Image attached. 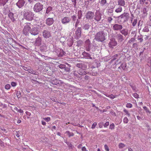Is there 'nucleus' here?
<instances>
[{"label": "nucleus", "instance_id": "obj_1", "mask_svg": "<svg viewBox=\"0 0 151 151\" xmlns=\"http://www.w3.org/2000/svg\"><path fill=\"white\" fill-rule=\"evenodd\" d=\"M106 35V33L103 31H99L96 34L95 39L98 42H102L106 40L105 36Z\"/></svg>", "mask_w": 151, "mask_h": 151}, {"label": "nucleus", "instance_id": "obj_2", "mask_svg": "<svg viewBox=\"0 0 151 151\" xmlns=\"http://www.w3.org/2000/svg\"><path fill=\"white\" fill-rule=\"evenodd\" d=\"M86 50L88 51H89L91 50L92 51L95 50L94 45L91 44V42L89 39L87 40L85 42V46Z\"/></svg>", "mask_w": 151, "mask_h": 151}, {"label": "nucleus", "instance_id": "obj_3", "mask_svg": "<svg viewBox=\"0 0 151 151\" xmlns=\"http://www.w3.org/2000/svg\"><path fill=\"white\" fill-rule=\"evenodd\" d=\"M34 14L30 11L25 12L24 14V17L25 19L28 21H31L33 18Z\"/></svg>", "mask_w": 151, "mask_h": 151}, {"label": "nucleus", "instance_id": "obj_4", "mask_svg": "<svg viewBox=\"0 0 151 151\" xmlns=\"http://www.w3.org/2000/svg\"><path fill=\"white\" fill-rule=\"evenodd\" d=\"M43 5L40 2L36 3L34 5L33 10L36 12H38L43 9Z\"/></svg>", "mask_w": 151, "mask_h": 151}, {"label": "nucleus", "instance_id": "obj_5", "mask_svg": "<svg viewBox=\"0 0 151 151\" xmlns=\"http://www.w3.org/2000/svg\"><path fill=\"white\" fill-rule=\"evenodd\" d=\"M39 29L37 27H33L30 30V33L33 35H38L39 32Z\"/></svg>", "mask_w": 151, "mask_h": 151}, {"label": "nucleus", "instance_id": "obj_6", "mask_svg": "<svg viewBox=\"0 0 151 151\" xmlns=\"http://www.w3.org/2000/svg\"><path fill=\"white\" fill-rule=\"evenodd\" d=\"M54 51L55 52L57 55L59 57H62L64 55V52L63 50L60 48H55Z\"/></svg>", "mask_w": 151, "mask_h": 151}, {"label": "nucleus", "instance_id": "obj_7", "mask_svg": "<svg viewBox=\"0 0 151 151\" xmlns=\"http://www.w3.org/2000/svg\"><path fill=\"white\" fill-rule=\"evenodd\" d=\"M30 29L31 27L29 25L27 24L24 27L23 30V33L25 35H28L29 34V32L30 33Z\"/></svg>", "mask_w": 151, "mask_h": 151}, {"label": "nucleus", "instance_id": "obj_8", "mask_svg": "<svg viewBox=\"0 0 151 151\" xmlns=\"http://www.w3.org/2000/svg\"><path fill=\"white\" fill-rule=\"evenodd\" d=\"M117 44V42L115 39L112 38L110 39V41L109 43V47L111 48H113Z\"/></svg>", "mask_w": 151, "mask_h": 151}, {"label": "nucleus", "instance_id": "obj_9", "mask_svg": "<svg viewBox=\"0 0 151 151\" xmlns=\"http://www.w3.org/2000/svg\"><path fill=\"white\" fill-rule=\"evenodd\" d=\"M94 17V13L90 11L88 12L85 16L86 19L88 20L92 19Z\"/></svg>", "mask_w": 151, "mask_h": 151}, {"label": "nucleus", "instance_id": "obj_10", "mask_svg": "<svg viewBox=\"0 0 151 151\" xmlns=\"http://www.w3.org/2000/svg\"><path fill=\"white\" fill-rule=\"evenodd\" d=\"M81 28L78 27L76 31L75 38L77 39L80 38L81 35Z\"/></svg>", "mask_w": 151, "mask_h": 151}, {"label": "nucleus", "instance_id": "obj_11", "mask_svg": "<svg viewBox=\"0 0 151 151\" xmlns=\"http://www.w3.org/2000/svg\"><path fill=\"white\" fill-rule=\"evenodd\" d=\"M123 28L122 25L118 24H115L113 26V29L114 31L121 30Z\"/></svg>", "mask_w": 151, "mask_h": 151}, {"label": "nucleus", "instance_id": "obj_12", "mask_svg": "<svg viewBox=\"0 0 151 151\" xmlns=\"http://www.w3.org/2000/svg\"><path fill=\"white\" fill-rule=\"evenodd\" d=\"M26 3L25 0H19L16 3L17 6L19 8L23 6Z\"/></svg>", "mask_w": 151, "mask_h": 151}, {"label": "nucleus", "instance_id": "obj_13", "mask_svg": "<svg viewBox=\"0 0 151 151\" xmlns=\"http://www.w3.org/2000/svg\"><path fill=\"white\" fill-rule=\"evenodd\" d=\"M129 14L127 13H124L121 15L119 17L121 19H124V20H127L129 18Z\"/></svg>", "mask_w": 151, "mask_h": 151}, {"label": "nucleus", "instance_id": "obj_14", "mask_svg": "<svg viewBox=\"0 0 151 151\" xmlns=\"http://www.w3.org/2000/svg\"><path fill=\"white\" fill-rule=\"evenodd\" d=\"M46 21V24L49 26L52 25L54 22V20L52 18H47Z\"/></svg>", "mask_w": 151, "mask_h": 151}, {"label": "nucleus", "instance_id": "obj_15", "mask_svg": "<svg viewBox=\"0 0 151 151\" xmlns=\"http://www.w3.org/2000/svg\"><path fill=\"white\" fill-rule=\"evenodd\" d=\"M101 18V14L100 12H97L96 13L94 19L97 22L99 21Z\"/></svg>", "mask_w": 151, "mask_h": 151}, {"label": "nucleus", "instance_id": "obj_16", "mask_svg": "<svg viewBox=\"0 0 151 151\" xmlns=\"http://www.w3.org/2000/svg\"><path fill=\"white\" fill-rule=\"evenodd\" d=\"M70 21V19L68 17H65L61 20L62 23L63 24H66Z\"/></svg>", "mask_w": 151, "mask_h": 151}, {"label": "nucleus", "instance_id": "obj_17", "mask_svg": "<svg viewBox=\"0 0 151 151\" xmlns=\"http://www.w3.org/2000/svg\"><path fill=\"white\" fill-rule=\"evenodd\" d=\"M43 35L45 38H48L50 36V33L49 31L47 30H44L43 32Z\"/></svg>", "mask_w": 151, "mask_h": 151}, {"label": "nucleus", "instance_id": "obj_18", "mask_svg": "<svg viewBox=\"0 0 151 151\" xmlns=\"http://www.w3.org/2000/svg\"><path fill=\"white\" fill-rule=\"evenodd\" d=\"M78 72L80 75H85L87 73L85 70L83 69V68L78 69Z\"/></svg>", "mask_w": 151, "mask_h": 151}, {"label": "nucleus", "instance_id": "obj_19", "mask_svg": "<svg viewBox=\"0 0 151 151\" xmlns=\"http://www.w3.org/2000/svg\"><path fill=\"white\" fill-rule=\"evenodd\" d=\"M41 38L40 37H38L36 39L35 42V45L36 46H40L41 45Z\"/></svg>", "mask_w": 151, "mask_h": 151}, {"label": "nucleus", "instance_id": "obj_20", "mask_svg": "<svg viewBox=\"0 0 151 151\" xmlns=\"http://www.w3.org/2000/svg\"><path fill=\"white\" fill-rule=\"evenodd\" d=\"M8 15L9 18L12 22H14L15 21V19L14 17V14L12 12H10V10H9Z\"/></svg>", "mask_w": 151, "mask_h": 151}, {"label": "nucleus", "instance_id": "obj_21", "mask_svg": "<svg viewBox=\"0 0 151 151\" xmlns=\"http://www.w3.org/2000/svg\"><path fill=\"white\" fill-rule=\"evenodd\" d=\"M150 1V0H139V3L142 5H147L149 4V1Z\"/></svg>", "mask_w": 151, "mask_h": 151}, {"label": "nucleus", "instance_id": "obj_22", "mask_svg": "<svg viewBox=\"0 0 151 151\" xmlns=\"http://www.w3.org/2000/svg\"><path fill=\"white\" fill-rule=\"evenodd\" d=\"M82 55L86 58L88 59H92V57H91L90 55L88 53L85 52H84L82 53Z\"/></svg>", "mask_w": 151, "mask_h": 151}, {"label": "nucleus", "instance_id": "obj_23", "mask_svg": "<svg viewBox=\"0 0 151 151\" xmlns=\"http://www.w3.org/2000/svg\"><path fill=\"white\" fill-rule=\"evenodd\" d=\"M116 37L117 40L119 42H122L124 40L123 36L120 34H117L116 35Z\"/></svg>", "mask_w": 151, "mask_h": 151}, {"label": "nucleus", "instance_id": "obj_24", "mask_svg": "<svg viewBox=\"0 0 151 151\" xmlns=\"http://www.w3.org/2000/svg\"><path fill=\"white\" fill-rule=\"evenodd\" d=\"M147 11L148 10L147 8L144 7L143 8L142 11L143 13V15L142 17H145L147 16Z\"/></svg>", "mask_w": 151, "mask_h": 151}, {"label": "nucleus", "instance_id": "obj_25", "mask_svg": "<svg viewBox=\"0 0 151 151\" xmlns=\"http://www.w3.org/2000/svg\"><path fill=\"white\" fill-rule=\"evenodd\" d=\"M120 32L124 36H126L128 34V31L127 29H124L121 30Z\"/></svg>", "mask_w": 151, "mask_h": 151}, {"label": "nucleus", "instance_id": "obj_26", "mask_svg": "<svg viewBox=\"0 0 151 151\" xmlns=\"http://www.w3.org/2000/svg\"><path fill=\"white\" fill-rule=\"evenodd\" d=\"M27 71L29 73L34 74L35 75H37L38 74V73L37 72L35 71H34L32 69H29Z\"/></svg>", "mask_w": 151, "mask_h": 151}, {"label": "nucleus", "instance_id": "obj_27", "mask_svg": "<svg viewBox=\"0 0 151 151\" xmlns=\"http://www.w3.org/2000/svg\"><path fill=\"white\" fill-rule=\"evenodd\" d=\"M52 10V8L51 6L48 7L46 9L45 13V15H47V14H48L50 13Z\"/></svg>", "mask_w": 151, "mask_h": 151}, {"label": "nucleus", "instance_id": "obj_28", "mask_svg": "<svg viewBox=\"0 0 151 151\" xmlns=\"http://www.w3.org/2000/svg\"><path fill=\"white\" fill-rule=\"evenodd\" d=\"M118 4L121 6H124L125 4L124 1V0H119Z\"/></svg>", "mask_w": 151, "mask_h": 151}, {"label": "nucleus", "instance_id": "obj_29", "mask_svg": "<svg viewBox=\"0 0 151 151\" xmlns=\"http://www.w3.org/2000/svg\"><path fill=\"white\" fill-rule=\"evenodd\" d=\"M78 73V71L77 72L76 71H74L73 72V75L74 76L75 78H80V76L79 75V74H77Z\"/></svg>", "mask_w": 151, "mask_h": 151}, {"label": "nucleus", "instance_id": "obj_30", "mask_svg": "<svg viewBox=\"0 0 151 151\" xmlns=\"http://www.w3.org/2000/svg\"><path fill=\"white\" fill-rule=\"evenodd\" d=\"M7 1V0H0V5H4Z\"/></svg>", "mask_w": 151, "mask_h": 151}, {"label": "nucleus", "instance_id": "obj_31", "mask_svg": "<svg viewBox=\"0 0 151 151\" xmlns=\"http://www.w3.org/2000/svg\"><path fill=\"white\" fill-rule=\"evenodd\" d=\"M90 27V26L88 24H84L83 27V29L85 30H88Z\"/></svg>", "mask_w": 151, "mask_h": 151}, {"label": "nucleus", "instance_id": "obj_32", "mask_svg": "<svg viewBox=\"0 0 151 151\" xmlns=\"http://www.w3.org/2000/svg\"><path fill=\"white\" fill-rule=\"evenodd\" d=\"M126 65L125 64L122 63L120 66L118 67L119 69H121L122 68L123 70H124L126 67Z\"/></svg>", "mask_w": 151, "mask_h": 151}, {"label": "nucleus", "instance_id": "obj_33", "mask_svg": "<svg viewBox=\"0 0 151 151\" xmlns=\"http://www.w3.org/2000/svg\"><path fill=\"white\" fill-rule=\"evenodd\" d=\"M65 133L67 134L69 137L73 136L74 135V134L72 132H70L69 131H67L65 132Z\"/></svg>", "mask_w": 151, "mask_h": 151}, {"label": "nucleus", "instance_id": "obj_34", "mask_svg": "<svg viewBox=\"0 0 151 151\" xmlns=\"http://www.w3.org/2000/svg\"><path fill=\"white\" fill-rule=\"evenodd\" d=\"M143 32H148L149 31V28L148 26H146L144 27L143 29Z\"/></svg>", "mask_w": 151, "mask_h": 151}, {"label": "nucleus", "instance_id": "obj_35", "mask_svg": "<svg viewBox=\"0 0 151 151\" xmlns=\"http://www.w3.org/2000/svg\"><path fill=\"white\" fill-rule=\"evenodd\" d=\"M122 11V8L121 7H119L118 9H116L115 12L116 13H119L121 12Z\"/></svg>", "mask_w": 151, "mask_h": 151}, {"label": "nucleus", "instance_id": "obj_36", "mask_svg": "<svg viewBox=\"0 0 151 151\" xmlns=\"http://www.w3.org/2000/svg\"><path fill=\"white\" fill-rule=\"evenodd\" d=\"M52 83L53 84L56 85L58 84H59V82L58 80L55 79L52 81Z\"/></svg>", "mask_w": 151, "mask_h": 151}, {"label": "nucleus", "instance_id": "obj_37", "mask_svg": "<svg viewBox=\"0 0 151 151\" xmlns=\"http://www.w3.org/2000/svg\"><path fill=\"white\" fill-rule=\"evenodd\" d=\"M106 3V0H101L100 2V4L101 6H102L105 4Z\"/></svg>", "mask_w": 151, "mask_h": 151}, {"label": "nucleus", "instance_id": "obj_38", "mask_svg": "<svg viewBox=\"0 0 151 151\" xmlns=\"http://www.w3.org/2000/svg\"><path fill=\"white\" fill-rule=\"evenodd\" d=\"M65 142L68 145V147H69V148H72L73 145H72L71 143L70 142Z\"/></svg>", "mask_w": 151, "mask_h": 151}, {"label": "nucleus", "instance_id": "obj_39", "mask_svg": "<svg viewBox=\"0 0 151 151\" xmlns=\"http://www.w3.org/2000/svg\"><path fill=\"white\" fill-rule=\"evenodd\" d=\"M125 145L123 143H120L119 145V148H122L125 147Z\"/></svg>", "mask_w": 151, "mask_h": 151}, {"label": "nucleus", "instance_id": "obj_40", "mask_svg": "<svg viewBox=\"0 0 151 151\" xmlns=\"http://www.w3.org/2000/svg\"><path fill=\"white\" fill-rule=\"evenodd\" d=\"M124 112L127 115L128 117L130 116V114L129 113L128 111L125 109L123 110Z\"/></svg>", "mask_w": 151, "mask_h": 151}, {"label": "nucleus", "instance_id": "obj_41", "mask_svg": "<svg viewBox=\"0 0 151 151\" xmlns=\"http://www.w3.org/2000/svg\"><path fill=\"white\" fill-rule=\"evenodd\" d=\"M76 66L78 68V69H80V68H81L83 67V65L81 64H77L76 65Z\"/></svg>", "mask_w": 151, "mask_h": 151}, {"label": "nucleus", "instance_id": "obj_42", "mask_svg": "<svg viewBox=\"0 0 151 151\" xmlns=\"http://www.w3.org/2000/svg\"><path fill=\"white\" fill-rule=\"evenodd\" d=\"M115 125L114 123L111 124L109 126V129L111 130L114 129Z\"/></svg>", "mask_w": 151, "mask_h": 151}, {"label": "nucleus", "instance_id": "obj_43", "mask_svg": "<svg viewBox=\"0 0 151 151\" xmlns=\"http://www.w3.org/2000/svg\"><path fill=\"white\" fill-rule=\"evenodd\" d=\"M137 22V19H134L133 22L132 21V22H131V23L132 24V26H135L136 25Z\"/></svg>", "mask_w": 151, "mask_h": 151}, {"label": "nucleus", "instance_id": "obj_44", "mask_svg": "<svg viewBox=\"0 0 151 151\" xmlns=\"http://www.w3.org/2000/svg\"><path fill=\"white\" fill-rule=\"evenodd\" d=\"M136 99H138L139 98V95L137 93H134L132 95Z\"/></svg>", "mask_w": 151, "mask_h": 151}, {"label": "nucleus", "instance_id": "obj_45", "mask_svg": "<svg viewBox=\"0 0 151 151\" xmlns=\"http://www.w3.org/2000/svg\"><path fill=\"white\" fill-rule=\"evenodd\" d=\"M11 87L10 85L9 84H7L5 86V88L6 90L9 89Z\"/></svg>", "mask_w": 151, "mask_h": 151}, {"label": "nucleus", "instance_id": "obj_46", "mask_svg": "<svg viewBox=\"0 0 151 151\" xmlns=\"http://www.w3.org/2000/svg\"><path fill=\"white\" fill-rule=\"evenodd\" d=\"M129 121L128 119L126 117H125L123 119V122L125 123H127Z\"/></svg>", "mask_w": 151, "mask_h": 151}, {"label": "nucleus", "instance_id": "obj_47", "mask_svg": "<svg viewBox=\"0 0 151 151\" xmlns=\"http://www.w3.org/2000/svg\"><path fill=\"white\" fill-rule=\"evenodd\" d=\"M72 18V21L73 23H74L76 20V17L75 15H73L71 16Z\"/></svg>", "mask_w": 151, "mask_h": 151}, {"label": "nucleus", "instance_id": "obj_48", "mask_svg": "<svg viewBox=\"0 0 151 151\" xmlns=\"http://www.w3.org/2000/svg\"><path fill=\"white\" fill-rule=\"evenodd\" d=\"M132 105L130 103H127L126 105L127 108H131L132 107Z\"/></svg>", "mask_w": 151, "mask_h": 151}, {"label": "nucleus", "instance_id": "obj_49", "mask_svg": "<svg viewBox=\"0 0 151 151\" xmlns=\"http://www.w3.org/2000/svg\"><path fill=\"white\" fill-rule=\"evenodd\" d=\"M106 96L112 99H113L115 98L114 95H113L112 94H111V95H106Z\"/></svg>", "mask_w": 151, "mask_h": 151}, {"label": "nucleus", "instance_id": "obj_50", "mask_svg": "<svg viewBox=\"0 0 151 151\" xmlns=\"http://www.w3.org/2000/svg\"><path fill=\"white\" fill-rule=\"evenodd\" d=\"M135 40V39L134 38H131L128 41V43H131L132 42H133Z\"/></svg>", "mask_w": 151, "mask_h": 151}, {"label": "nucleus", "instance_id": "obj_51", "mask_svg": "<svg viewBox=\"0 0 151 151\" xmlns=\"http://www.w3.org/2000/svg\"><path fill=\"white\" fill-rule=\"evenodd\" d=\"M43 119L47 122H48L50 120V117H45L43 118Z\"/></svg>", "mask_w": 151, "mask_h": 151}, {"label": "nucleus", "instance_id": "obj_52", "mask_svg": "<svg viewBox=\"0 0 151 151\" xmlns=\"http://www.w3.org/2000/svg\"><path fill=\"white\" fill-rule=\"evenodd\" d=\"M11 85L12 87H15L17 85V83L15 82H12L11 83Z\"/></svg>", "mask_w": 151, "mask_h": 151}, {"label": "nucleus", "instance_id": "obj_53", "mask_svg": "<svg viewBox=\"0 0 151 151\" xmlns=\"http://www.w3.org/2000/svg\"><path fill=\"white\" fill-rule=\"evenodd\" d=\"M80 20L78 19L76 22L75 24V27H77L79 23H80Z\"/></svg>", "mask_w": 151, "mask_h": 151}, {"label": "nucleus", "instance_id": "obj_54", "mask_svg": "<svg viewBox=\"0 0 151 151\" xmlns=\"http://www.w3.org/2000/svg\"><path fill=\"white\" fill-rule=\"evenodd\" d=\"M65 65L63 64H60L59 65V67L61 69H63L65 68Z\"/></svg>", "mask_w": 151, "mask_h": 151}, {"label": "nucleus", "instance_id": "obj_55", "mask_svg": "<svg viewBox=\"0 0 151 151\" xmlns=\"http://www.w3.org/2000/svg\"><path fill=\"white\" fill-rule=\"evenodd\" d=\"M107 19L109 23H111V22L113 20L112 18L111 17H108L107 18Z\"/></svg>", "mask_w": 151, "mask_h": 151}, {"label": "nucleus", "instance_id": "obj_56", "mask_svg": "<svg viewBox=\"0 0 151 151\" xmlns=\"http://www.w3.org/2000/svg\"><path fill=\"white\" fill-rule=\"evenodd\" d=\"M76 0H71L73 2V4L74 6L76 7Z\"/></svg>", "mask_w": 151, "mask_h": 151}, {"label": "nucleus", "instance_id": "obj_57", "mask_svg": "<svg viewBox=\"0 0 151 151\" xmlns=\"http://www.w3.org/2000/svg\"><path fill=\"white\" fill-rule=\"evenodd\" d=\"M97 125V123L96 122H94L92 125L91 128L94 129L95 128V127Z\"/></svg>", "mask_w": 151, "mask_h": 151}, {"label": "nucleus", "instance_id": "obj_58", "mask_svg": "<svg viewBox=\"0 0 151 151\" xmlns=\"http://www.w3.org/2000/svg\"><path fill=\"white\" fill-rule=\"evenodd\" d=\"M103 122H100L99 124V127L100 128H101L102 127L103 125Z\"/></svg>", "mask_w": 151, "mask_h": 151}, {"label": "nucleus", "instance_id": "obj_59", "mask_svg": "<svg viewBox=\"0 0 151 151\" xmlns=\"http://www.w3.org/2000/svg\"><path fill=\"white\" fill-rule=\"evenodd\" d=\"M109 125V122H106L104 125V127H106Z\"/></svg>", "mask_w": 151, "mask_h": 151}, {"label": "nucleus", "instance_id": "obj_60", "mask_svg": "<svg viewBox=\"0 0 151 151\" xmlns=\"http://www.w3.org/2000/svg\"><path fill=\"white\" fill-rule=\"evenodd\" d=\"M104 146L105 149L106 151H109V148L107 145H104Z\"/></svg>", "mask_w": 151, "mask_h": 151}, {"label": "nucleus", "instance_id": "obj_61", "mask_svg": "<svg viewBox=\"0 0 151 151\" xmlns=\"http://www.w3.org/2000/svg\"><path fill=\"white\" fill-rule=\"evenodd\" d=\"M23 68L24 70H27V71L29 69V68L28 67H25V66H23Z\"/></svg>", "mask_w": 151, "mask_h": 151}, {"label": "nucleus", "instance_id": "obj_62", "mask_svg": "<svg viewBox=\"0 0 151 151\" xmlns=\"http://www.w3.org/2000/svg\"><path fill=\"white\" fill-rule=\"evenodd\" d=\"M131 22H132V21L133 19V18H134V17L133 14H131Z\"/></svg>", "mask_w": 151, "mask_h": 151}, {"label": "nucleus", "instance_id": "obj_63", "mask_svg": "<svg viewBox=\"0 0 151 151\" xmlns=\"http://www.w3.org/2000/svg\"><path fill=\"white\" fill-rule=\"evenodd\" d=\"M143 108L147 112H149V111L147 110V108L146 106H144Z\"/></svg>", "mask_w": 151, "mask_h": 151}, {"label": "nucleus", "instance_id": "obj_64", "mask_svg": "<svg viewBox=\"0 0 151 151\" xmlns=\"http://www.w3.org/2000/svg\"><path fill=\"white\" fill-rule=\"evenodd\" d=\"M82 150L83 151H88L86 150V148L85 147H83L82 148Z\"/></svg>", "mask_w": 151, "mask_h": 151}]
</instances>
